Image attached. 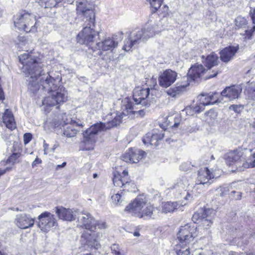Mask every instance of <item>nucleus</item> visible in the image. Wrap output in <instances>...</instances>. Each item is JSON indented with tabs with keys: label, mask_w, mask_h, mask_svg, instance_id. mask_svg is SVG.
<instances>
[{
	"label": "nucleus",
	"mask_w": 255,
	"mask_h": 255,
	"mask_svg": "<svg viewBox=\"0 0 255 255\" xmlns=\"http://www.w3.org/2000/svg\"><path fill=\"white\" fill-rule=\"evenodd\" d=\"M20 62L22 64V71L26 78L28 90L33 94L40 89L47 92L48 96L42 100V105L48 107L60 105L67 100V91L63 87H58L59 76L54 77L49 73H44L42 70V64L39 54L31 51L19 56Z\"/></svg>",
	"instance_id": "nucleus-1"
},
{
	"label": "nucleus",
	"mask_w": 255,
	"mask_h": 255,
	"mask_svg": "<svg viewBox=\"0 0 255 255\" xmlns=\"http://www.w3.org/2000/svg\"><path fill=\"white\" fill-rule=\"evenodd\" d=\"M149 88H141L137 87L134 89L132 98H126L123 101L122 113H116L114 119L107 123H99L94 124L83 132V140L80 147L83 150H90L94 148L96 141L95 136L100 131H104L119 125L123 116L133 114L134 109H137L136 106H147L146 99L149 95Z\"/></svg>",
	"instance_id": "nucleus-2"
},
{
	"label": "nucleus",
	"mask_w": 255,
	"mask_h": 255,
	"mask_svg": "<svg viewBox=\"0 0 255 255\" xmlns=\"http://www.w3.org/2000/svg\"><path fill=\"white\" fill-rule=\"evenodd\" d=\"M155 34L153 28L147 26L141 29H137L131 32L128 39L125 41L123 49L129 51L133 46H136L141 42L147 40Z\"/></svg>",
	"instance_id": "nucleus-3"
},
{
	"label": "nucleus",
	"mask_w": 255,
	"mask_h": 255,
	"mask_svg": "<svg viewBox=\"0 0 255 255\" xmlns=\"http://www.w3.org/2000/svg\"><path fill=\"white\" fill-rule=\"evenodd\" d=\"M215 215V211L211 209H200L196 211L193 215L192 220L195 223L199 224L198 231L201 232L203 231L202 234L205 235L209 234V229L212 225V221Z\"/></svg>",
	"instance_id": "nucleus-4"
},
{
	"label": "nucleus",
	"mask_w": 255,
	"mask_h": 255,
	"mask_svg": "<svg viewBox=\"0 0 255 255\" xmlns=\"http://www.w3.org/2000/svg\"><path fill=\"white\" fill-rule=\"evenodd\" d=\"M85 24L86 26L78 34L77 40L81 44L91 46L97 39L99 33L94 29L95 22L88 21Z\"/></svg>",
	"instance_id": "nucleus-5"
},
{
	"label": "nucleus",
	"mask_w": 255,
	"mask_h": 255,
	"mask_svg": "<svg viewBox=\"0 0 255 255\" xmlns=\"http://www.w3.org/2000/svg\"><path fill=\"white\" fill-rule=\"evenodd\" d=\"M36 24L35 16L25 11L20 13L14 21L15 27L27 32L35 31Z\"/></svg>",
	"instance_id": "nucleus-6"
},
{
	"label": "nucleus",
	"mask_w": 255,
	"mask_h": 255,
	"mask_svg": "<svg viewBox=\"0 0 255 255\" xmlns=\"http://www.w3.org/2000/svg\"><path fill=\"white\" fill-rule=\"evenodd\" d=\"M196 230L197 227L194 226L191 227L188 224L181 226L177 234V238L179 241L178 244L186 246L191 245L196 236Z\"/></svg>",
	"instance_id": "nucleus-7"
},
{
	"label": "nucleus",
	"mask_w": 255,
	"mask_h": 255,
	"mask_svg": "<svg viewBox=\"0 0 255 255\" xmlns=\"http://www.w3.org/2000/svg\"><path fill=\"white\" fill-rule=\"evenodd\" d=\"M77 11L79 14L83 16V20L85 23L88 21L95 22V13L92 8V5L87 0H78L76 2Z\"/></svg>",
	"instance_id": "nucleus-8"
},
{
	"label": "nucleus",
	"mask_w": 255,
	"mask_h": 255,
	"mask_svg": "<svg viewBox=\"0 0 255 255\" xmlns=\"http://www.w3.org/2000/svg\"><path fill=\"white\" fill-rule=\"evenodd\" d=\"M2 123L9 130H5L2 133V138L7 143H11L12 135L10 132L11 130L16 128V124L11 112L8 109H6L2 116Z\"/></svg>",
	"instance_id": "nucleus-9"
},
{
	"label": "nucleus",
	"mask_w": 255,
	"mask_h": 255,
	"mask_svg": "<svg viewBox=\"0 0 255 255\" xmlns=\"http://www.w3.org/2000/svg\"><path fill=\"white\" fill-rule=\"evenodd\" d=\"M147 202V200L144 195H139L126 207L125 211L137 217Z\"/></svg>",
	"instance_id": "nucleus-10"
},
{
	"label": "nucleus",
	"mask_w": 255,
	"mask_h": 255,
	"mask_svg": "<svg viewBox=\"0 0 255 255\" xmlns=\"http://www.w3.org/2000/svg\"><path fill=\"white\" fill-rule=\"evenodd\" d=\"M38 227L44 232H46L57 225L54 215L48 212L41 213L38 216Z\"/></svg>",
	"instance_id": "nucleus-11"
},
{
	"label": "nucleus",
	"mask_w": 255,
	"mask_h": 255,
	"mask_svg": "<svg viewBox=\"0 0 255 255\" xmlns=\"http://www.w3.org/2000/svg\"><path fill=\"white\" fill-rule=\"evenodd\" d=\"M203 63L207 67V72H208L207 75L204 78L205 79H210L217 75L219 72L217 69L213 70L212 73L211 72V69L218 64V56L216 54L211 53L203 60Z\"/></svg>",
	"instance_id": "nucleus-12"
},
{
	"label": "nucleus",
	"mask_w": 255,
	"mask_h": 255,
	"mask_svg": "<svg viewBox=\"0 0 255 255\" xmlns=\"http://www.w3.org/2000/svg\"><path fill=\"white\" fill-rule=\"evenodd\" d=\"M177 76V73L171 69H167L160 73L158 77L159 85L163 88H167L173 84Z\"/></svg>",
	"instance_id": "nucleus-13"
},
{
	"label": "nucleus",
	"mask_w": 255,
	"mask_h": 255,
	"mask_svg": "<svg viewBox=\"0 0 255 255\" xmlns=\"http://www.w3.org/2000/svg\"><path fill=\"white\" fill-rule=\"evenodd\" d=\"M145 155V152L141 149L131 148L123 154L122 159L127 162L137 163Z\"/></svg>",
	"instance_id": "nucleus-14"
},
{
	"label": "nucleus",
	"mask_w": 255,
	"mask_h": 255,
	"mask_svg": "<svg viewBox=\"0 0 255 255\" xmlns=\"http://www.w3.org/2000/svg\"><path fill=\"white\" fill-rule=\"evenodd\" d=\"M77 218L80 226L90 230V232L96 230L95 220L90 214L78 213Z\"/></svg>",
	"instance_id": "nucleus-15"
},
{
	"label": "nucleus",
	"mask_w": 255,
	"mask_h": 255,
	"mask_svg": "<svg viewBox=\"0 0 255 255\" xmlns=\"http://www.w3.org/2000/svg\"><path fill=\"white\" fill-rule=\"evenodd\" d=\"M14 223L18 228L26 229L33 226L34 220L30 215L21 213L16 215Z\"/></svg>",
	"instance_id": "nucleus-16"
},
{
	"label": "nucleus",
	"mask_w": 255,
	"mask_h": 255,
	"mask_svg": "<svg viewBox=\"0 0 255 255\" xmlns=\"http://www.w3.org/2000/svg\"><path fill=\"white\" fill-rule=\"evenodd\" d=\"M214 176L212 172L207 167L200 169L198 171L197 183L194 186L193 192L194 190L198 188L199 185H204L208 183L210 184V180L214 178Z\"/></svg>",
	"instance_id": "nucleus-17"
},
{
	"label": "nucleus",
	"mask_w": 255,
	"mask_h": 255,
	"mask_svg": "<svg viewBox=\"0 0 255 255\" xmlns=\"http://www.w3.org/2000/svg\"><path fill=\"white\" fill-rule=\"evenodd\" d=\"M242 91L241 85H232L227 87L221 93L222 96L230 101L238 99Z\"/></svg>",
	"instance_id": "nucleus-18"
},
{
	"label": "nucleus",
	"mask_w": 255,
	"mask_h": 255,
	"mask_svg": "<svg viewBox=\"0 0 255 255\" xmlns=\"http://www.w3.org/2000/svg\"><path fill=\"white\" fill-rule=\"evenodd\" d=\"M113 181L115 186L123 188L122 191L127 190L129 191L131 190V187L134 186V184L131 182L130 179L122 178V175L118 172L114 173Z\"/></svg>",
	"instance_id": "nucleus-19"
},
{
	"label": "nucleus",
	"mask_w": 255,
	"mask_h": 255,
	"mask_svg": "<svg viewBox=\"0 0 255 255\" xmlns=\"http://www.w3.org/2000/svg\"><path fill=\"white\" fill-rule=\"evenodd\" d=\"M56 213L59 219L67 221H71L77 218L78 212L76 210L73 211L71 209L61 207L56 208Z\"/></svg>",
	"instance_id": "nucleus-20"
},
{
	"label": "nucleus",
	"mask_w": 255,
	"mask_h": 255,
	"mask_svg": "<svg viewBox=\"0 0 255 255\" xmlns=\"http://www.w3.org/2000/svg\"><path fill=\"white\" fill-rule=\"evenodd\" d=\"M207 72V69L202 64L197 63L189 69L187 75L191 80L198 81V79L202 78Z\"/></svg>",
	"instance_id": "nucleus-21"
},
{
	"label": "nucleus",
	"mask_w": 255,
	"mask_h": 255,
	"mask_svg": "<svg viewBox=\"0 0 255 255\" xmlns=\"http://www.w3.org/2000/svg\"><path fill=\"white\" fill-rule=\"evenodd\" d=\"M239 49V46L238 45L225 47L220 52L221 60L225 63L229 62L234 58Z\"/></svg>",
	"instance_id": "nucleus-22"
},
{
	"label": "nucleus",
	"mask_w": 255,
	"mask_h": 255,
	"mask_svg": "<svg viewBox=\"0 0 255 255\" xmlns=\"http://www.w3.org/2000/svg\"><path fill=\"white\" fill-rule=\"evenodd\" d=\"M118 46V42L110 37L107 38L101 42L97 43L95 48L99 50L98 54H102V51L112 50Z\"/></svg>",
	"instance_id": "nucleus-23"
},
{
	"label": "nucleus",
	"mask_w": 255,
	"mask_h": 255,
	"mask_svg": "<svg viewBox=\"0 0 255 255\" xmlns=\"http://www.w3.org/2000/svg\"><path fill=\"white\" fill-rule=\"evenodd\" d=\"M82 126L81 124L72 121L69 124H65L63 133L67 137H74L80 131V128Z\"/></svg>",
	"instance_id": "nucleus-24"
},
{
	"label": "nucleus",
	"mask_w": 255,
	"mask_h": 255,
	"mask_svg": "<svg viewBox=\"0 0 255 255\" xmlns=\"http://www.w3.org/2000/svg\"><path fill=\"white\" fill-rule=\"evenodd\" d=\"M94 235H92L88 232H85L81 236V241L83 244L91 249H98L100 248V245L98 242L94 238Z\"/></svg>",
	"instance_id": "nucleus-25"
},
{
	"label": "nucleus",
	"mask_w": 255,
	"mask_h": 255,
	"mask_svg": "<svg viewBox=\"0 0 255 255\" xmlns=\"http://www.w3.org/2000/svg\"><path fill=\"white\" fill-rule=\"evenodd\" d=\"M240 154L235 150L228 153L225 158V162L228 166L235 165L237 167L240 166Z\"/></svg>",
	"instance_id": "nucleus-26"
},
{
	"label": "nucleus",
	"mask_w": 255,
	"mask_h": 255,
	"mask_svg": "<svg viewBox=\"0 0 255 255\" xmlns=\"http://www.w3.org/2000/svg\"><path fill=\"white\" fill-rule=\"evenodd\" d=\"M162 138V135L158 134L155 131L154 132H148L143 137L142 141L144 144L149 143L150 145L157 146L158 141L161 140Z\"/></svg>",
	"instance_id": "nucleus-27"
},
{
	"label": "nucleus",
	"mask_w": 255,
	"mask_h": 255,
	"mask_svg": "<svg viewBox=\"0 0 255 255\" xmlns=\"http://www.w3.org/2000/svg\"><path fill=\"white\" fill-rule=\"evenodd\" d=\"M154 207L152 205L147 203L140 213V215H138L137 217L143 219H154Z\"/></svg>",
	"instance_id": "nucleus-28"
},
{
	"label": "nucleus",
	"mask_w": 255,
	"mask_h": 255,
	"mask_svg": "<svg viewBox=\"0 0 255 255\" xmlns=\"http://www.w3.org/2000/svg\"><path fill=\"white\" fill-rule=\"evenodd\" d=\"M189 85V83L185 85H179L178 86L169 89L166 93L168 95L171 97H176L180 96L186 90V88Z\"/></svg>",
	"instance_id": "nucleus-29"
},
{
	"label": "nucleus",
	"mask_w": 255,
	"mask_h": 255,
	"mask_svg": "<svg viewBox=\"0 0 255 255\" xmlns=\"http://www.w3.org/2000/svg\"><path fill=\"white\" fill-rule=\"evenodd\" d=\"M190 245L181 246L177 244L174 248L177 255H190Z\"/></svg>",
	"instance_id": "nucleus-30"
},
{
	"label": "nucleus",
	"mask_w": 255,
	"mask_h": 255,
	"mask_svg": "<svg viewBox=\"0 0 255 255\" xmlns=\"http://www.w3.org/2000/svg\"><path fill=\"white\" fill-rule=\"evenodd\" d=\"M178 204L175 202H167L162 203V212L165 213L173 212L177 209Z\"/></svg>",
	"instance_id": "nucleus-31"
},
{
	"label": "nucleus",
	"mask_w": 255,
	"mask_h": 255,
	"mask_svg": "<svg viewBox=\"0 0 255 255\" xmlns=\"http://www.w3.org/2000/svg\"><path fill=\"white\" fill-rule=\"evenodd\" d=\"M218 116L217 113L214 110H210L205 113V119L210 125H213Z\"/></svg>",
	"instance_id": "nucleus-32"
},
{
	"label": "nucleus",
	"mask_w": 255,
	"mask_h": 255,
	"mask_svg": "<svg viewBox=\"0 0 255 255\" xmlns=\"http://www.w3.org/2000/svg\"><path fill=\"white\" fill-rule=\"evenodd\" d=\"M245 91L249 95V97L255 99V82L248 83L246 87Z\"/></svg>",
	"instance_id": "nucleus-33"
},
{
	"label": "nucleus",
	"mask_w": 255,
	"mask_h": 255,
	"mask_svg": "<svg viewBox=\"0 0 255 255\" xmlns=\"http://www.w3.org/2000/svg\"><path fill=\"white\" fill-rule=\"evenodd\" d=\"M62 0H47L44 1V0H42L41 5L45 8L54 7Z\"/></svg>",
	"instance_id": "nucleus-34"
},
{
	"label": "nucleus",
	"mask_w": 255,
	"mask_h": 255,
	"mask_svg": "<svg viewBox=\"0 0 255 255\" xmlns=\"http://www.w3.org/2000/svg\"><path fill=\"white\" fill-rule=\"evenodd\" d=\"M188 185V180L187 178L185 177H182L174 185V188L184 190Z\"/></svg>",
	"instance_id": "nucleus-35"
},
{
	"label": "nucleus",
	"mask_w": 255,
	"mask_h": 255,
	"mask_svg": "<svg viewBox=\"0 0 255 255\" xmlns=\"http://www.w3.org/2000/svg\"><path fill=\"white\" fill-rule=\"evenodd\" d=\"M235 24L239 28H245L247 24V21L245 17L238 16L235 19Z\"/></svg>",
	"instance_id": "nucleus-36"
},
{
	"label": "nucleus",
	"mask_w": 255,
	"mask_h": 255,
	"mask_svg": "<svg viewBox=\"0 0 255 255\" xmlns=\"http://www.w3.org/2000/svg\"><path fill=\"white\" fill-rule=\"evenodd\" d=\"M243 166L245 168L255 167V152L250 158L248 159L243 163Z\"/></svg>",
	"instance_id": "nucleus-37"
},
{
	"label": "nucleus",
	"mask_w": 255,
	"mask_h": 255,
	"mask_svg": "<svg viewBox=\"0 0 255 255\" xmlns=\"http://www.w3.org/2000/svg\"><path fill=\"white\" fill-rule=\"evenodd\" d=\"M207 98H208V94H201L198 97L199 103L202 105H203L204 108L205 106L209 105V100L207 99Z\"/></svg>",
	"instance_id": "nucleus-38"
},
{
	"label": "nucleus",
	"mask_w": 255,
	"mask_h": 255,
	"mask_svg": "<svg viewBox=\"0 0 255 255\" xmlns=\"http://www.w3.org/2000/svg\"><path fill=\"white\" fill-rule=\"evenodd\" d=\"M195 165L191 164L190 162H186L183 163L180 166L181 170L187 172L191 170L193 167Z\"/></svg>",
	"instance_id": "nucleus-39"
},
{
	"label": "nucleus",
	"mask_w": 255,
	"mask_h": 255,
	"mask_svg": "<svg viewBox=\"0 0 255 255\" xmlns=\"http://www.w3.org/2000/svg\"><path fill=\"white\" fill-rule=\"evenodd\" d=\"M208 95V98L207 99L209 100V105H214L219 102L217 93L209 94Z\"/></svg>",
	"instance_id": "nucleus-40"
},
{
	"label": "nucleus",
	"mask_w": 255,
	"mask_h": 255,
	"mask_svg": "<svg viewBox=\"0 0 255 255\" xmlns=\"http://www.w3.org/2000/svg\"><path fill=\"white\" fill-rule=\"evenodd\" d=\"M19 156L20 154L18 153H14L11 155L6 160L9 165H13L19 157Z\"/></svg>",
	"instance_id": "nucleus-41"
},
{
	"label": "nucleus",
	"mask_w": 255,
	"mask_h": 255,
	"mask_svg": "<svg viewBox=\"0 0 255 255\" xmlns=\"http://www.w3.org/2000/svg\"><path fill=\"white\" fill-rule=\"evenodd\" d=\"M11 166L9 165L7 161H2L0 162V171H4V173L11 170Z\"/></svg>",
	"instance_id": "nucleus-42"
},
{
	"label": "nucleus",
	"mask_w": 255,
	"mask_h": 255,
	"mask_svg": "<svg viewBox=\"0 0 255 255\" xmlns=\"http://www.w3.org/2000/svg\"><path fill=\"white\" fill-rule=\"evenodd\" d=\"M192 107L193 109L195 114L199 113L205 109V108L203 107V105H202L200 103L192 106Z\"/></svg>",
	"instance_id": "nucleus-43"
},
{
	"label": "nucleus",
	"mask_w": 255,
	"mask_h": 255,
	"mask_svg": "<svg viewBox=\"0 0 255 255\" xmlns=\"http://www.w3.org/2000/svg\"><path fill=\"white\" fill-rule=\"evenodd\" d=\"M123 191L121 190V193L120 194L119 193L116 194L115 195H113L112 196V199L113 201V202H114V203L115 204H118V203L120 202V199L121 198V197L122 196V195H123Z\"/></svg>",
	"instance_id": "nucleus-44"
},
{
	"label": "nucleus",
	"mask_w": 255,
	"mask_h": 255,
	"mask_svg": "<svg viewBox=\"0 0 255 255\" xmlns=\"http://www.w3.org/2000/svg\"><path fill=\"white\" fill-rule=\"evenodd\" d=\"M182 112H185L187 115L193 116L195 114L193 109L192 106L187 107Z\"/></svg>",
	"instance_id": "nucleus-45"
},
{
	"label": "nucleus",
	"mask_w": 255,
	"mask_h": 255,
	"mask_svg": "<svg viewBox=\"0 0 255 255\" xmlns=\"http://www.w3.org/2000/svg\"><path fill=\"white\" fill-rule=\"evenodd\" d=\"M95 226H96V229H105L107 228V226L105 222L102 221H96L95 222Z\"/></svg>",
	"instance_id": "nucleus-46"
},
{
	"label": "nucleus",
	"mask_w": 255,
	"mask_h": 255,
	"mask_svg": "<svg viewBox=\"0 0 255 255\" xmlns=\"http://www.w3.org/2000/svg\"><path fill=\"white\" fill-rule=\"evenodd\" d=\"M32 135L30 133H26L23 135V142L25 144H27L32 139Z\"/></svg>",
	"instance_id": "nucleus-47"
},
{
	"label": "nucleus",
	"mask_w": 255,
	"mask_h": 255,
	"mask_svg": "<svg viewBox=\"0 0 255 255\" xmlns=\"http://www.w3.org/2000/svg\"><path fill=\"white\" fill-rule=\"evenodd\" d=\"M236 200H240L242 197V193L240 192L233 191L231 192Z\"/></svg>",
	"instance_id": "nucleus-48"
},
{
	"label": "nucleus",
	"mask_w": 255,
	"mask_h": 255,
	"mask_svg": "<svg viewBox=\"0 0 255 255\" xmlns=\"http://www.w3.org/2000/svg\"><path fill=\"white\" fill-rule=\"evenodd\" d=\"M241 106L237 105H231L229 109L234 111L235 112L239 113L240 111Z\"/></svg>",
	"instance_id": "nucleus-49"
},
{
	"label": "nucleus",
	"mask_w": 255,
	"mask_h": 255,
	"mask_svg": "<svg viewBox=\"0 0 255 255\" xmlns=\"http://www.w3.org/2000/svg\"><path fill=\"white\" fill-rule=\"evenodd\" d=\"M42 160L40 158L36 157L32 162V166L34 167V166H36L37 164H40Z\"/></svg>",
	"instance_id": "nucleus-50"
},
{
	"label": "nucleus",
	"mask_w": 255,
	"mask_h": 255,
	"mask_svg": "<svg viewBox=\"0 0 255 255\" xmlns=\"http://www.w3.org/2000/svg\"><path fill=\"white\" fill-rule=\"evenodd\" d=\"M250 14L251 16L253 23L255 24V8L253 10H250Z\"/></svg>",
	"instance_id": "nucleus-51"
},
{
	"label": "nucleus",
	"mask_w": 255,
	"mask_h": 255,
	"mask_svg": "<svg viewBox=\"0 0 255 255\" xmlns=\"http://www.w3.org/2000/svg\"><path fill=\"white\" fill-rule=\"evenodd\" d=\"M121 175H122V177L123 178L129 179L128 176V172L127 170H124Z\"/></svg>",
	"instance_id": "nucleus-52"
},
{
	"label": "nucleus",
	"mask_w": 255,
	"mask_h": 255,
	"mask_svg": "<svg viewBox=\"0 0 255 255\" xmlns=\"http://www.w3.org/2000/svg\"><path fill=\"white\" fill-rule=\"evenodd\" d=\"M52 124L53 125V127L54 128H56V127H58L60 125L59 122L58 121H56V119H54L52 121Z\"/></svg>",
	"instance_id": "nucleus-53"
},
{
	"label": "nucleus",
	"mask_w": 255,
	"mask_h": 255,
	"mask_svg": "<svg viewBox=\"0 0 255 255\" xmlns=\"http://www.w3.org/2000/svg\"><path fill=\"white\" fill-rule=\"evenodd\" d=\"M243 253H238L234 251H230L229 253V255H244Z\"/></svg>",
	"instance_id": "nucleus-54"
},
{
	"label": "nucleus",
	"mask_w": 255,
	"mask_h": 255,
	"mask_svg": "<svg viewBox=\"0 0 255 255\" xmlns=\"http://www.w3.org/2000/svg\"><path fill=\"white\" fill-rule=\"evenodd\" d=\"M4 99V96L3 91L2 88L0 87V100L3 101Z\"/></svg>",
	"instance_id": "nucleus-55"
},
{
	"label": "nucleus",
	"mask_w": 255,
	"mask_h": 255,
	"mask_svg": "<svg viewBox=\"0 0 255 255\" xmlns=\"http://www.w3.org/2000/svg\"><path fill=\"white\" fill-rule=\"evenodd\" d=\"M66 165V162H64L61 164H59V165H57V166L56 167V169L58 170L60 168L64 167Z\"/></svg>",
	"instance_id": "nucleus-56"
},
{
	"label": "nucleus",
	"mask_w": 255,
	"mask_h": 255,
	"mask_svg": "<svg viewBox=\"0 0 255 255\" xmlns=\"http://www.w3.org/2000/svg\"><path fill=\"white\" fill-rule=\"evenodd\" d=\"M179 122H175L174 124L171 126L172 127L176 128H177L179 125Z\"/></svg>",
	"instance_id": "nucleus-57"
},
{
	"label": "nucleus",
	"mask_w": 255,
	"mask_h": 255,
	"mask_svg": "<svg viewBox=\"0 0 255 255\" xmlns=\"http://www.w3.org/2000/svg\"><path fill=\"white\" fill-rule=\"evenodd\" d=\"M192 255H206L202 254L199 251H195V252L194 253V254Z\"/></svg>",
	"instance_id": "nucleus-58"
},
{
	"label": "nucleus",
	"mask_w": 255,
	"mask_h": 255,
	"mask_svg": "<svg viewBox=\"0 0 255 255\" xmlns=\"http://www.w3.org/2000/svg\"><path fill=\"white\" fill-rule=\"evenodd\" d=\"M133 235L135 237L139 236L140 234L138 232H134L133 233Z\"/></svg>",
	"instance_id": "nucleus-59"
},
{
	"label": "nucleus",
	"mask_w": 255,
	"mask_h": 255,
	"mask_svg": "<svg viewBox=\"0 0 255 255\" xmlns=\"http://www.w3.org/2000/svg\"><path fill=\"white\" fill-rule=\"evenodd\" d=\"M4 174V171L1 170V171H0V176Z\"/></svg>",
	"instance_id": "nucleus-60"
},
{
	"label": "nucleus",
	"mask_w": 255,
	"mask_h": 255,
	"mask_svg": "<svg viewBox=\"0 0 255 255\" xmlns=\"http://www.w3.org/2000/svg\"><path fill=\"white\" fill-rule=\"evenodd\" d=\"M185 193H186L187 194H188L189 196H190V194L188 192H186V191L184 190L183 194H185Z\"/></svg>",
	"instance_id": "nucleus-61"
},
{
	"label": "nucleus",
	"mask_w": 255,
	"mask_h": 255,
	"mask_svg": "<svg viewBox=\"0 0 255 255\" xmlns=\"http://www.w3.org/2000/svg\"><path fill=\"white\" fill-rule=\"evenodd\" d=\"M97 174H94V175H93L94 178H96V177H97Z\"/></svg>",
	"instance_id": "nucleus-62"
},
{
	"label": "nucleus",
	"mask_w": 255,
	"mask_h": 255,
	"mask_svg": "<svg viewBox=\"0 0 255 255\" xmlns=\"http://www.w3.org/2000/svg\"><path fill=\"white\" fill-rule=\"evenodd\" d=\"M0 255H4V253H3L1 251H0Z\"/></svg>",
	"instance_id": "nucleus-63"
},
{
	"label": "nucleus",
	"mask_w": 255,
	"mask_h": 255,
	"mask_svg": "<svg viewBox=\"0 0 255 255\" xmlns=\"http://www.w3.org/2000/svg\"><path fill=\"white\" fill-rule=\"evenodd\" d=\"M253 31H255V26H254L253 27Z\"/></svg>",
	"instance_id": "nucleus-64"
}]
</instances>
